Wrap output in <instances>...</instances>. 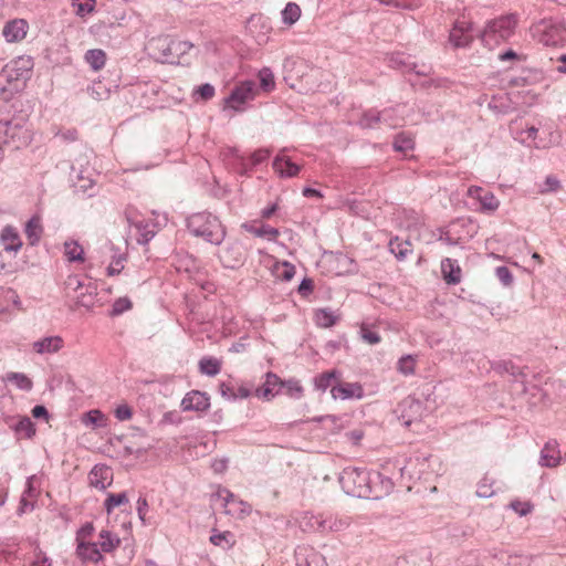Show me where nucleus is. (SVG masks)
Here are the masks:
<instances>
[{
    "mask_svg": "<svg viewBox=\"0 0 566 566\" xmlns=\"http://www.w3.org/2000/svg\"><path fill=\"white\" fill-rule=\"evenodd\" d=\"M338 481L346 494L359 499L379 500L395 488L392 480L380 472L352 467L340 472Z\"/></svg>",
    "mask_w": 566,
    "mask_h": 566,
    "instance_id": "f257e3e1",
    "label": "nucleus"
},
{
    "mask_svg": "<svg viewBox=\"0 0 566 566\" xmlns=\"http://www.w3.org/2000/svg\"><path fill=\"white\" fill-rule=\"evenodd\" d=\"M189 232L205 241L219 245L226 238V229L218 217L209 212H198L186 220Z\"/></svg>",
    "mask_w": 566,
    "mask_h": 566,
    "instance_id": "f03ea898",
    "label": "nucleus"
},
{
    "mask_svg": "<svg viewBox=\"0 0 566 566\" xmlns=\"http://www.w3.org/2000/svg\"><path fill=\"white\" fill-rule=\"evenodd\" d=\"M517 25L516 14H505L488 21L483 31L480 33V40L484 46L494 49L502 42H506L514 33Z\"/></svg>",
    "mask_w": 566,
    "mask_h": 566,
    "instance_id": "7ed1b4c3",
    "label": "nucleus"
},
{
    "mask_svg": "<svg viewBox=\"0 0 566 566\" xmlns=\"http://www.w3.org/2000/svg\"><path fill=\"white\" fill-rule=\"evenodd\" d=\"M531 30L533 36L544 45H558L566 41V23L558 18L542 19Z\"/></svg>",
    "mask_w": 566,
    "mask_h": 566,
    "instance_id": "20e7f679",
    "label": "nucleus"
},
{
    "mask_svg": "<svg viewBox=\"0 0 566 566\" xmlns=\"http://www.w3.org/2000/svg\"><path fill=\"white\" fill-rule=\"evenodd\" d=\"M258 87L254 81H243L237 84L224 98V108L243 112L244 104L255 98Z\"/></svg>",
    "mask_w": 566,
    "mask_h": 566,
    "instance_id": "39448f33",
    "label": "nucleus"
},
{
    "mask_svg": "<svg viewBox=\"0 0 566 566\" xmlns=\"http://www.w3.org/2000/svg\"><path fill=\"white\" fill-rule=\"evenodd\" d=\"M398 418L402 421L406 427H410L412 423L418 422L422 418L423 405L420 400L407 397L399 406Z\"/></svg>",
    "mask_w": 566,
    "mask_h": 566,
    "instance_id": "423d86ee",
    "label": "nucleus"
},
{
    "mask_svg": "<svg viewBox=\"0 0 566 566\" xmlns=\"http://www.w3.org/2000/svg\"><path fill=\"white\" fill-rule=\"evenodd\" d=\"M472 23L465 20H457L449 34V42L454 49L469 48L473 42L471 34Z\"/></svg>",
    "mask_w": 566,
    "mask_h": 566,
    "instance_id": "0eeeda50",
    "label": "nucleus"
},
{
    "mask_svg": "<svg viewBox=\"0 0 566 566\" xmlns=\"http://www.w3.org/2000/svg\"><path fill=\"white\" fill-rule=\"evenodd\" d=\"M217 496L223 501L227 514L244 517L251 512V506L247 502L237 499L234 494L227 489L218 490Z\"/></svg>",
    "mask_w": 566,
    "mask_h": 566,
    "instance_id": "6e6552de",
    "label": "nucleus"
},
{
    "mask_svg": "<svg viewBox=\"0 0 566 566\" xmlns=\"http://www.w3.org/2000/svg\"><path fill=\"white\" fill-rule=\"evenodd\" d=\"M22 73L18 69H9L4 66L0 72V99L9 101L13 93L18 90V82Z\"/></svg>",
    "mask_w": 566,
    "mask_h": 566,
    "instance_id": "1a4fd4ad",
    "label": "nucleus"
},
{
    "mask_svg": "<svg viewBox=\"0 0 566 566\" xmlns=\"http://www.w3.org/2000/svg\"><path fill=\"white\" fill-rule=\"evenodd\" d=\"M18 439H32L35 436V424L28 416H19L7 420Z\"/></svg>",
    "mask_w": 566,
    "mask_h": 566,
    "instance_id": "9d476101",
    "label": "nucleus"
},
{
    "mask_svg": "<svg viewBox=\"0 0 566 566\" xmlns=\"http://www.w3.org/2000/svg\"><path fill=\"white\" fill-rule=\"evenodd\" d=\"M185 411H205L210 407V398L206 392L192 390L181 400Z\"/></svg>",
    "mask_w": 566,
    "mask_h": 566,
    "instance_id": "9b49d317",
    "label": "nucleus"
},
{
    "mask_svg": "<svg viewBox=\"0 0 566 566\" xmlns=\"http://www.w3.org/2000/svg\"><path fill=\"white\" fill-rule=\"evenodd\" d=\"M468 195L471 198L476 199L481 205V209L484 211H495L499 208V200L494 193L488 189L479 186H471L468 190Z\"/></svg>",
    "mask_w": 566,
    "mask_h": 566,
    "instance_id": "f8f14e48",
    "label": "nucleus"
},
{
    "mask_svg": "<svg viewBox=\"0 0 566 566\" xmlns=\"http://www.w3.org/2000/svg\"><path fill=\"white\" fill-rule=\"evenodd\" d=\"M280 385H282V379L274 373L269 371L265 374L264 384L255 389V396L270 400L281 394Z\"/></svg>",
    "mask_w": 566,
    "mask_h": 566,
    "instance_id": "ddd939ff",
    "label": "nucleus"
},
{
    "mask_svg": "<svg viewBox=\"0 0 566 566\" xmlns=\"http://www.w3.org/2000/svg\"><path fill=\"white\" fill-rule=\"evenodd\" d=\"M88 479L91 486L98 490H105L111 485L113 480L112 469L107 465L96 464L90 472Z\"/></svg>",
    "mask_w": 566,
    "mask_h": 566,
    "instance_id": "4468645a",
    "label": "nucleus"
},
{
    "mask_svg": "<svg viewBox=\"0 0 566 566\" xmlns=\"http://www.w3.org/2000/svg\"><path fill=\"white\" fill-rule=\"evenodd\" d=\"M28 28L24 19H14L4 24L2 34L8 42H18L25 38Z\"/></svg>",
    "mask_w": 566,
    "mask_h": 566,
    "instance_id": "2eb2a0df",
    "label": "nucleus"
},
{
    "mask_svg": "<svg viewBox=\"0 0 566 566\" xmlns=\"http://www.w3.org/2000/svg\"><path fill=\"white\" fill-rule=\"evenodd\" d=\"M331 394L334 399H350V398H361L363 397V388L357 382H344L336 384L332 387Z\"/></svg>",
    "mask_w": 566,
    "mask_h": 566,
    "instance_id": "dca6fc26",
    "label": "nucleus"
},
{
    "mask_svg": "<svg viewBox=\"0 0 566 566\" xmlns=\"http://www.w3.org/2000/svg\"><path fill=\"white\" fill-rule=\"evenodd\" d=\"M389 65L394 69H399L402 72H415L417 75L427 76L428 71L424 66L418 69L417 63L411 62L409 56L402 53H397L389 59Z\"/></svg>",
    "mask_w": 566,
    "mask_h": 566,
    "instance_id": "f3484780",
    "label": "nucleus"
},
{
    "mask_svg": "<svg viewBox=\"0 0 566 566\" xmlns=\"http://www.w3.org/2000/svg\"><path fill=\"white\" fill-rule=\"evenodd\" d=\"M560 451L556 440H549L541 451L539 464L542 467L554 468L559 464Z\"/></svg>",
    "mask_w": 566,
    "mask_h": 566,
    "instance_id": "a211bd4d",
    "label": "nucleus"
},
{
    "mask_svg": "<svg viewBox=\"0 0 566 566\" xmlns=\"http://www.w3.org/2000/svg\"><path fill=\"white\" fill-rule=\"evenodd\" d=\"M0 241L7 252H18L23 244L18 230L12 226H6L2 229Z\"/></svg>",
    "mask_w": 566,
    "mask_h": 566,
    "instance_id": "6ab92c4d",
    "label": "nucleus"
},
{
    "mask_svg": "<svg viewBox=\"0 0 566 566\" xmlns=\"http://www.w3.org/2000/svg\"><path fill=\"white\" fill-rule=\"evenodd\" d=\"M272 166L275 172L285 178L295 177L301 170L298 165L291 161L289 157L281 155L274 158Z\"/></svg>",
    "mask_w": 566,
    "mask_h": 566,
    "instance_id": "aec40b11",
    "label": "nucleus"
},
{
    "mask_svg": "<svg viewBox=\"0 0 566 566\" xmlns=\"http://www.w3.org/2000/svg\"><path fill=\"white\" fill-rule=\"evenodd\" d=\"M76 554L82 562L98 563L103 558L96 543L78 541Z\"/></svg>",
    "mask_w": 566,
    "mask_h": 566,
    "instance_id": "412c9836",
    "label": "nucleus"
},
{
    "mask_svg": "<svg viewBox=\"0 0 566 566\" xmlns=\"http://www.w3.org/2000/svg\"><path fill=\"white\" fill-rule=\"evenodd\" d=\"M441 272L448 284L455 285L461 282V268L455 260L450 258L442 260Z\"/></svg>",
    "mask_w": 566,
    "mask_h": 566,
    "instance_id": "4be33fe9",
    "label": "nucleus"
},
{
    "mask_svg": "<svg viewBox=\"0 0 566 566\" xmlns=\"http://www.w3.org/2000/svg\"><path fill=\"white\" fill-rule=\"evenodd\" d=\"M63 346V339L60 336H49L33 343V349L38 354H53Z\"/></svg>",
    "mask_w": 566,
    "mask_h": 566,
    "instance_id": "5701e85b",
    "label": "nucleus"
},
{
    "mask_svg": "<svg viewBox=\"0 0 566 566\" xmlns=\"http://www.w3.org/2000/svg\"><path fill=\"white\" fill-rule=\"evenodd\" d=\"M127 221L132 227L136 229V232L138 234L137 242L139 244H147L156 234L154 230V226L145 220H135L133 221L127 216Z\"/></svg>",
    "mask_w": 566,
    "mask_h": 566,
    "instance_id": "b1692460",
    "label": "nucleus"
},
{
    "mask_svg": "<svg viewBox=\"0 0 566 566\" xmlns=\"http://www.w3.org/2000/svg\"><path fill=\"white\" fill-rule=\"evenodd\" d=\"M24 233L30 245H36L42 237L43 227L39 216L31 217L25 223Z\"/></svg>",
    "mask_w": 566,
    "mask_h": 566,
    "instance_id": "393cba45",
    "label": "nucleus"
},
{
    "mask_svg": "<svg viewBox=\"0 0 566 566\" xmlns=\"http://www.w3.org/2000/svg\"><path fill=\"white\" fill-rule=\"evenodd\" d=\"M339 376H340V374L336 369L324 371V373L317 375L316 377H314V379H313L314 387L317 390L325 391L327 388H329V387L332 388L333 386L336 385L334 382H336L338 380Z\"/></svg>",
    "mask_w": 566,
    "mask_h": 566,
    "instance_id": "a878e982",
    "label": "nucleus"
},
{
    "mask_svg": "<svg viewBox=\"0 0 566 566\" xmlns=\"http://www.w3.org/2000/svg\"><path fill=\"white\" fill-rule=\"evenodd\" d=\"M388 247L389 251L400 261L405 260L407 254L411 252L410 241L400 240L398 237L391 239Z\"/></svg>",
    "mask_w": 566,
    "mask_h": 566,
    "instance_id": "bb28decb",
    "label": "nucleus"
},
{
    "mask_svg": "<svg viewBox=\"0 0 566 566\" xmlns=\"http://www.w3.org/2000/svg\"><path fill=\"white\" fill-rule=\"evenodd\" d=\"M156 49L160 52L159 57L163 62L175 63V56L172 53V39L165 36L159 38L155 41Z\"/></svg>",
    "mask_w": 566,
    "mask_h": 566,
    "instance_id": "cd10ccee",
    "label": "nucleus"
},
{
    "mask_svg": "<svg viewBox=\"0 0 566 566\" xmlns=\"http://www.w3.org/2000/svg\"><path fill=\"white\" fill-rule=\"evenodd\" d=\"M243 228L248 232L254 234L255 237L268 238L271 241L276 240V238L280 234V232H279V230L276 228H273V227L268 226V224H262L261 227H254L252 224L244 223Z\"/></svg>",
    "mask_w": 566,
    "mask_h": 566,
    "instance_id": "c85d7f7f",
    "label": "nucleus"
},
{
    "mask_svg": "<svg viewBox=\"0 0 566 566\" xmlns=\"http://www.w3.org/2000/svg\"><path fill=\"white\" fill-rule=\"evenodd\" d=\"M281 392L293 399H300L303 397L304 389L297 379H289L282 380V385H280Z\"/></svg>",
    "mask_w": 566,
    "mask_h": 566,
    "instance_id": "c756f323",
    "label": "nucleus"
},
{
    "mask_svg": "<svg viewBox=\"0 0 566 566\" xmlns=\"http://www.w3.org/2000/svg\"><path fill=\"white\" fill-rule=\"evenodd\" d=\"M199 370L209 377L218 375L221 370V361L214 357H202L199 361Z\"/></svg>",
    "mask_w": 566,
    "mask_h": 566,
    "instance_id": "7c9ffc66",
    "label": "nucleus"
},
{
    "mask_svg": "<svg viewBox=\"0 0 566 566\" xmlns=\"http://www.w3.org/2000/svg\"><path fill=\"white\" fill-rule=\"evenodd\" d=\"M106 417L105 415L98 410L93 409L83 415L82 422L85 426H92L93 428H103L106 426Z\"/></svg>",
    "mask_w": 566,
    "mask_h": 566,
    "instance_id": "2f4dec72",
    "label": "nucleus"
},
{
    "mask_svg": "<svg viewBox=\"0 0 566 566\" xmlns=\"http://www.w3.org/2000/svg\"><path fill=\"white\" fill-rule=\"evenodd\" d=\"M392 146L396 151L407 153L413 149L415 140L411 134L402 132L395 137Z\"/></svg>",
    "mask_w": 566,
    "mask_h": 566,
    "instance_id": "473e14b6",
    "label": "nucleus"
},
{
    "mask_svg": "<svg viewBox=\"0 0 566 566\" xmlns=\"http://www.w3.org/2000/svg\"><path fill=\"white\" fill-rule=\"evenodd\" d=\"M99 539L98 545L104 553L113 552L120 543V539L116 535L106 530L101 531Z\"/></svg>",
    "mask_w": 566,
    "mask_h": 566,
    "instance_id": "72a5a7b5",
    "label": "nucleus"
},
{
    "mask_svg": "<svg viewBox=\"0 0 566 566\" xmlns=\"http://www.w3.org/2000/svg\"><path fill=\"white\" fill-rule=\"evenodd\" d=\"M85 61L93 70L98 71L105 65L106 54L101 49H92L85 53Z\"/></svg>",
    "mask_w": 566,
    "mask_h": 566,
    "instance_id": "f704fd0d",
    "label": "nucleus"
},
{
    "mask_svg": "<svg viewBox=\"0 0 566 566\" xmlns=\"http://www.w3.org/2000/svg\"><path fill=\"white\" fill-rule=\"evenodd\" d=\"M9 382L13 384L18 389L30 391L33 388L32 380L23 373H9L6 378Z\"/></svg>",
    "mask_w": 566,
    "mask_h": 566,
    "instance_id": "c9c22d12",
    "label": "nucleus"
},
{
    "mask_svg": "<svg viewBox=\"0 0 566 566\" xmlns=\"http://www.w3.org/2000/svg\"><path fill=\"white\" fill-rule=\"evenodd\" d=\"M64 251L70 262L84 261V249L76 241H66Z\"/></svg>",
    "mask_w": 566,
    "mask_h": 566,
    "instance_id": "e433bc0d",
    "label": "nucleus"
},
{
    "mask_svg": "<svg viewBox=\"0 0 566 566\" xmlns=\"http://www.w3.org/2000/svg\"><path fill=\"white\" fill-rule=\"evenodd\" d=\"M301 17V8L294 2H289L282 11V20L285 24H294Z\"/></svg>",
    "mask_w": 566,
    "mask_h": 566,
    "instance_id": "4c0bfd02",
    "label": "nucleus"
},
{
    "mask_svg": "<svg viewBox=\"0 0 566 566\" xmlns=\"http://www.w3.org/2000/svg\"><path fill=\"white\" fill-rule=\"evenodd\" d=\"M316 324L322 327H332L337 322V316L328 308H319L315 313Z\"/></svg>",
    "mask_w": 566,
    "mask_h": 566,
    "instance_id": "58836bf2",
    "label": "nucleus"
},
{
    "mask_svg": "<svg viewBox=\"0 0 566 566\" xmlns=\"http://www.w3.org/2000/svg\"><path fill=\"white\" fill-rule=\"evenodd\" d=\"M260 87L264 92H272L275 88V81L273 72L269 67H263L259 71Z\"/></svg>",
    "mask_w": 566,
    "mask_h": 566,
    "instance_id": "ea45409f",
    "label": "nucleus"
},
{
    "mask_svg": "<svg viewBox=\"0 0 566 566\" xmlns=\"http://www.w3.org/2000/svg\"><path fill=\"white\" fill-rule=\"evenodd\" d=\"M381 122V111L368 109L359 119V125L363 128H374L375 125Z\"/></svg>",
    "mask_w": 566,
    "mask_h": 566,
    "instance_id": "a19ab883",
    "label": "nucleus"
},
{
    "mask_svg": "<svg viewBox=\"0 0 566 566\" xmlns=\"http://www.w3.org/2000/svg\"><path fill=\"white\" fill-rule=\"evenodd\" d=\"M128 503V497L125 492L109 493L105 500L104 506L107 513H111L115 507Z\"/></svg>",
    "mask_w": 566,
    "mask_h": 566,
    "instance_id": "79ce46f5",
    "label": "nucleus"
},
{
    "mask_svg": "<svg viewBox=\"0 0 566 566\" xmlns=\"http://www.w3.org/2000/svg\"><path fill=\"white\" fill-rule=\"evenodd\" d=\"M350 525V518L349 517H337L329 515L328 516V533H338L343 532L346 528H348Z\"/></svg>",
    "mask_w": 566,
    "mask_h": 566,
    "instance_id": "37998d69",
    "label": "nucleus"
},
{
    "mask_svg": "<svg viewBox=\"0 0 566 566\" xmlns=\"http://www.w3.org/2000/svg\"><path fill=\"white\" fill-rule=\"evenodd\" d=\"M496 370L500 371V373H507L510 374L511 376H513L516 380L518 378H522L524 379L525 377V374L523 373V370L515 366L511 360H503V361H500L497 365H496Z\"/></svg>",
    "mask_w": 566,
    "mask_h": 566,
    "instance_id": "c03bdc74",
    "label": "nucleus"
},
{
    "mask_svg": "<svg viewBox=\"0 0 566 566\" xmlns=\"http://www.w3.org/2000/svg\"><path fill=\"white\" fill-rule=\"evenodd\" d=\"M397 109L394 107L385 108L381 111V122L389 127L400 126L403 122L402 117L396 115Z\"/></svg>",
    "mask_w": 566,
    "mask_h": 566,
    "instance_id": "a18cd8bd",
    "label": "nucleus"
},
{
    "mask_svg": "<svg viewBox=\"0 0 566 566\" xmlns=\"http://www.w3.org/2000/svg\"><path fill=\"white\" fill-rule=\"evenodd\" d=\"M327 525H328V516L313 515L310 517L308 526L314 532L327 534L328 533Z\"/></svg>",
    "mask_w": 566,
    "mask_h": 566,
    "instance_id": "49530a36",
    "label": "nucleus"
},
{
    "mask_svg": "<svg viewBox=\"0 0 566 566\" xmlns=\"http://www.w3.org/2000/svg\"><path fill=\"white\" fill-rule=\"evenodd\" d=\"M493 481L488 476H484L478 484L476 495L482 499H489L495 494L493 490Z\"/></svg>",
    "mask_w": 566,
    "mask_h": 566,
    "instance_id": "de8ad7c7",
    "label": "nucleus"
},
{
    "mask_svg": "<svg viewBox=\"0 0 566 566\" xmlns=\"http://www.w3.org/2000/svg\"><path fill=\"white\" fill-rule=\"evenodd\" d=\"M192 48L193 44L188 41L172 39V53L175 56V63H179L180 56L187 54Z\"/></svg>",
    "mask_w": 566,
    "mask_h": 566,
    "instance_id": "09e8293b",
    "label": "nucleus"
},
{
    "mask_svg": "<svg viewBox=\"0 0 566 566\" xmlns=\"http://www.w3.org/2000/svg\"><path fill=\"white\" fill-rule=\"evenodd\" d=\"M130 308H132L130 300L128 297H119L113 303L112 310L109 312V316H112V317L118 316Z\"/></svg>",
    "mask_w": 566,
    "mask_h": 566,
    "instance_id": "8fccbe9b",
    "label": "nucleus"
},
{
    "mask_svg": "<svg viewBox=\"0 0 566 566\" xmlns=\"http://www.w3.org/2000/svg\"><path fill=\"white\" fill-rule=\"evenodd\" d=\"M72 6L75 8L77 15L85 17L86 14L94 11L95 0H86L85 2H81L80 0H72Z\"/></svg>",
    "mask_w": 566,
    "mask_h": 566,
    "instance_id": "3c124183",
    "label": "nucleus"
},
{
    "mask_svg": "<svg viewBox=\"0 0 566 566\" xmlns=\"http://www.w3.org/2000/svg\"><path fill=\"white\" fill-rule=\"evenodd\" d=\"M398 370L403 375H412L415 373V359L410 356H403L398 361Z\"/></svg>",
    "mask_w": 566,
    "mask_h": 566,
    "instance_id": "603ef678",
    "label": "nucleus"
},
{
    "mask_svg": "<svg viewBox=\"0 0 566 566\" xmlns=\"http://www.w3.org/2000/svg\"><path fill=\"white\" fill-rule=\"evenodd\" d=\"M88 93L94 99L102 101L108 96L109 90L104 87L101 82H97L88 87Z\"/></svg>",
    "mask_w": 566,
    "mask_h": 566,
    "instance_id": "864d4df0",
    "label": "nucleus"
},
{
    "mask_svg": "<svg viewBox=\"0 0 566 566\" xmlns=\"http://www.w3.org/2000/svg\"><path fill=\"white\" fill-rule=\"evenodd\" d=\"M495 275L504 286H510L513 283V275L510 269L505 265L497 266Z\"/></svg>",
    "mask_w": 566,
    "mask_h": 566,
    "instance_id": "5fc2aeb1",
    "label": "nucleus"
},
{
    "mask_svg": "<svg viewBox=\"0 0 566 566\" xmlns=\"http://www.w3.org/2000/svg\"><path fill=\"white\" fill-rule=\"evenodd\" d=\"M510 507L517 513L520 516H526L533 510V505L530 502L512 501Z\"/></svg>",
    "mask_w": 566,
    "mask_h": 566,
    "instance_id": "6e6d98bb",
    "label": "nucleus"
},
{
    "mask_svg": "<svg viewBox=\"0 0 566 566\" xmlns=\"http://www.w3.org/2000/svg\"><path fill=\"white\" fill-rule=\"evenodd\" d=\"M219 392L223 398L230 401L235 400V387L231 381H222L219 385Z\"/></svg>",
    "mask_w": 566,
    "mask_h": 566,
    "instance_id": "4d7b16f0",
    "label": "nucleus"
},
{
    "mask_svg": "<svg viewBox=\"0 0 566 566\" xmlns=\"http://www.w3.org/2000/svg\"><path fill=\"white\" fill-rule=\"evenodd\" d=\"M10 127H11V122L0 120V161L3 159L2 146L8 143Z\"/></svg>",
    "mask_w": 566,
    "mask_h": 566,
    "instance_id": "13d9d810",
    "label": "nucleus"
},
{
    "mask_svg": "<svg viewBox=\"0 0 566 566\" xmlns=\"http://www.w3.org/2000/svg\"><path fill=\"white\" fill-rule=\"evenodd\" d=\"M294 275H295V266L292 263L284 261L281 264V270L277 273V276L283 281L289 282L293 279Z\"/></svg>",
    "mask_w": 566,
    "mask_h": 566,
    "instance_id": "bf43d9fd",
    "label": "nucleus"
},
{
    "mask_svg": "<svg viewBox=\"0 0 566 566\" xmlns=\"http://www.w3.org/2000/svg\"><path fill=\"white\" fill-rule=\"evenodd\" d=\"M52 560L39 548L34 551V557L28 566H51Z\"/></svg>",
    "mask_w": 566,
    "mask_h": 566,
    "instance_id": "052dcab7",
    "label": "nucleus"
},
{
    "mask_svg": "<svg viewBox=\"0 0 566 566\" xmlns=\"http://www.w3.org/2000/svg\"><path fill=\"white\" fill-rule=\"evenodd\" d=\"M214 87L209 83H205L196 90V94H198L202 101L211 99L214 96Z\"/></svg>",
    "mask_w": 566,
    "mask_h": 566,
    "instance_id": "680f3d73",
    "label": "nucleus"
},
{
    "mask_svg": "<svg viewBox=\"0 0 566 566\" xmlns=\"http://www.w3.org/2000/svg\"><path fill=\"white\" fill-rule=\"evenodd\" d=\"M124 260L125 258L123 255L114 256L112 263L107 268V274L111 276L119 274L124 269Z\"/></svg>",
    "mask_w": 566,
    "mask_h": 566,
    "instance_id": "e2e57ef3",
    "label": "nucleus"
},
{
    "mask_svg": "<svg viewBox=\"0 0 566 566\" xmlns=\"http://www.w3.org/2000/svg\"><path fill=\"white\" fill-rule=\"evenodd\" d=\"M32 63L30 60L19 59L13 62L12 66H9V69H18L19 73H22L20 77H25L27 73L31 70Z\"/></svg>",
    "mask_w": 566,
    "mask_h": 566,
    "instance_id": "0e129e2a",
    "label": "nucleus"
},
{
    "mask_svg": "<svg viewBox=\"0 0 566 566\" xmlns=\"http://www.w3.org/2000/svg\"><path fill=\"white\" fill-rule=\"evenodd\" d=\"M133 416V410L132 408L124 403V405H119L116 409H115V417L117 420L119 421H125V420H129Z\"/></svg>",
    "mask_w": 566,
    "mask_h": 566,
    "instance_id": "69168bd1",
    "label": "nucleus"
},
{
    "mask_svg": "<svg viewBox=\"0 0 566 566\" xmlns=\"http://www.w3.org/2000/svg\"><path fill=\"white\" fill-rule=\"evenodd\" d=\"M360 334H361V338L370 345H375L380 342L379 334L368 329L367 327L363 326L360 329Z\"/></svg>",
    "mask_w": 566,
    "mask_h": 566,
    "instance_id": "338daca9",
    "label": "nucleus"
},
{
    "mask_svg": "<svg viewBox=\"0 0 566 566\" xmlns=\"http://www.w3.org/2000/svg\"><path fill=\"white\" fill-rule=\"evenodd\" d=\"M76 305L85 308H91L94 305V296L92 292L81 293L77 296Z\"/></svg>",
    "mask_w": 566,
    "mask_h": 566,
    "instance_id": "774afa93",
    "label": "nucleus"
}]
</instances>
